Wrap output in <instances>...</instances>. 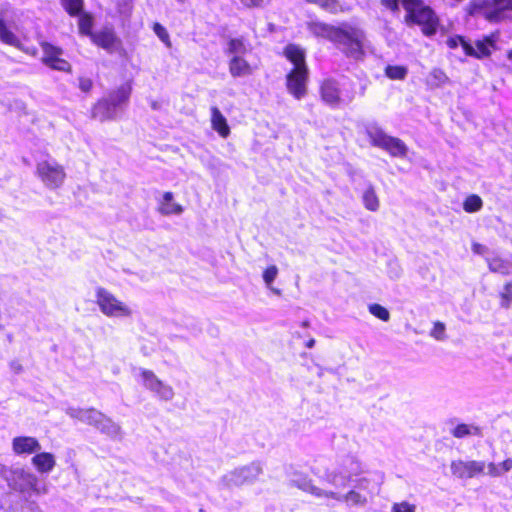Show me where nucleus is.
<instances>
[{"mask_svg":"<svg viewBox=\"0 0 512 512\" xmlns=\"http://www.w3.org/2000/svg\"><path fill=\"white\" fill-rule=\"evenodd\" d=\"M93 87V82L90 78L87 77H80L79 78V89L82 92H89Z\"/></svg>","mask_w":512,"mask_h":512,"instance_id":"49","label":"nucleus"},{"mask_svg":"<svg viewBox=\"0 0 512 512\" xmlns=\"http://www.w3.org/2000/svg\"><path fill=\"white\" fill-rule=\"evenodd\" d=\"M92 42L106 50L108 53H113L119 47L121 41L117 37L112 26H104L92 35Z\"/></svg>","mask_w":512,"mask_h":512,"instance_id":"18","label":"nucleus"},{"mask_svg":"<svg viewBox=\"0 0 512 512\" xmlns=\"http://www.w3.org/2000/svg\"><path fill=\"white\" fill-rule=\"evenodd\" d=\"M326 498H333L339 502H345L350 506H365L367 503L366 496L362 495L356 490V488L351 489L346 494L328 491V493H326Z\"/></svg>","mask_w":512,"mask_h":512,"instance_id":"21","label":"nucleus"},{"mask_svg":"<svg viewBox=\"0 0 512 512\" xmlns=\"http://www.w3.org/2000/svg\"><path fill=\"white\" fill-rule=\"evenodd\" d=\"M496 41L497 36L490 35L476 40L474 44L468 42L465 46V54L478 59L486 58L496 49Z\"/></svg>","mask_w":512,"mask_h":512,"instance_id":"16","label":"nucleus"},{"mask_svg":"<svg viewBox=\"0 0 512 512\" xmlns=\"http://www.w3.org/2000/svg\"><path fill=\"white\" fill-rule=\"evenodd\" d=\"M61 4L70 16H76L83 11L84 0H61Z\"/></svg>","mask_w":512,"mask_h":512,"instance_id":"36","label":"nucleus"},{"mask_svg":"<svg viewBox=\"0 0 512 512\" xmlns=\"http://www.w3.org/2000/svg\"><path fill=\"white\" fill-rule=\"evenodd\" d=\"M229 71L233 77H243L252 73L249 63L241 56H233L231 58Z\"/></svg>","mask_w":512,"mask_h":512,"instance_id":"27","label":"nucleus"},{"mask_svg":"<svg viewBox=\"0 0 512 512\" xmlns=\"http://www.w3.org/2000/svg\"><path fill=\"white\" fill-rule=\"evenodd\" d=\"M36 174L44 186L50 190L60 188L66 178L64 167L53 158L39 161L36 165Z\"/></svg>","mask_w":512,"mask_h":512,"instance_id":"9","label":"nucleus"},{"mask_svg":"<svg viewBox=\"0 0 512 512\" xmlns=\"http://www.w3.org/2000/svg\"><path fill=\"white\" fill-rule=\"evenodd\" d=\"M391 512H416V506L407 501H402L400 503H394Z\"/></svg>","mask_w":512,"mask_h":512,"instance_id":"45","label":"nucleus"},{"mask_svg":"<svg viewBox=\"0 0 512 512\" xmlns=\"http://www.w3.org/2000/svg\"><path fill=\"white\" fill-rule=\"evenodd\" d=\"M390 273L392 274V275H391V277H393V278H398V277L400 276V274H401V269L397 266V267H396L394 270H392Z\"/></svg>","mask_w":512,"mask_h":512,"instance_id":"55","label":"nucleus"},{"mask_svg":"<svg viewBox=\"0 0 512 512\" xmlns=\"http://www.w3.org/2000/svg\"><path fill=\"white\" fill-rule=\"evenodd\" d=\"M501 307L509 308L512 304V281L508 282L500 293Z\"/></svg>","mask_w":512,"mask_h":512,"instance_id":"41","label":"nucleus"},{"mask_svg":"<svg viewBox=\"0 0 512 512\" xmlns=\"http://www.w3.org/2000/svg\"><path fill=\"white\" fill-rule=\"evenodd\" d=\"M0 41L14 46V47H20V40L19 38L8 29L3 19L0 18Z\"/></svg>","mask_w":512,"mask_h":512,"instance_id":"33","label":"nucleus"},{"mask_svg":"<svg viewBox=\"0 0 512 512\" xmlns=\"http://www.w3.org/2000/svg\"><path fill=\"white\" fill-rule=\"evenodd\" d=\"M482 206H483V201L476 194H472V195L468 196L463 203V209L468 213L477 212L482 208Z\"/></svg>","mask_w":512,"mask_h":512,"instance_id":"37","label":"nucleus"},{"mask_svg":"<svg viewBox=\"0 0 512 512\" xmlns=\"http://www.w3.org/2000/svg\"><path fill=\"white\" fill-rule=\"evenodd\" d=\"M227 52L233 56H241L247 52L244 41L240 38H233L228 43Z\"/></svg>","mask_w":512,"mask_h":512,"instance_id":"38","label":"nucleus"},{"mask_svg":"<svg viewBox=\"0 0 512 512\" xmlns=\"http://www.w3.org/2000/svg\"><path fill=\"white\" fill-rule=\"evenodd\" d=\"M402 5L407 12L405 16L407 25L420 26L426 36H432L436 33L439 20L429 6L421 0H402Z\"/></svg>","mask_w":512,"mask_h":512,"instance_id":"5","label":"nucleus"},{"mask_svg":"<svg viewBox=\"0 0 512 512\" xmlns=\"http://www.w3.org/2000/svg\"><path fill=\"white\" fill-rule=\"evenodd\" d=\"M447 45L451 49L461 46L465 51V46L468 45V41L464 37L456 35L447 39Z\"/></svg>","mask_w":512,"mask_h":512,"instance_id":"46","label":"nucleus"},{"mask_svg":"<svg viewBox=\"0 0 512 512\" xmlns=\"http://www.w3.org/2000/svg\"><path fill=\"white\" fill-rule=\"evenodd\" d=\"M12 449L15 454H32L37 453L41 449L39 441L30 436L15 437L12 441Z\"/></svg>","mask_w":512,"mask_h":512,"instance_id":"19","label":"nucleus"},{"mask_svg":"<svg viewBox=\"0 0 512 512\" xmlns=\"http://www.w3.org/2000/svg\"><path fill=\"white\" fill-rule=\"evenodd\" d=\"M271 0H240L241 4L246 8H261Z\"/></svg>","mask_w":512,"mask_h":512,"instance_id":"47","label":"nucleus"},{"mask_svg":"<svg viewBox=\"0 0 512 512\" xmlns=\"http://www.w3.org/2000/svg\"><path fill=\"white\" fill-rule=\"evenodd\" d=\"M95 297L100 311L107 317L123 318L130 317L133 314L132 309L127 304L103 287L96 289Z\"/></svg>","mask_w":512,"mask_h":512,"instance_id":"8","label":"nucleus"},{"mask_svg":"<svg viewBox=\"0 0 512 512\" xmlns=\"http://www.w3.org/2000/svg\"><path fill=\"white\" fill-rule=\"evenodd\" d=\"M130 94L131 86L128 84L121 85L116 90L111 91L93 106L92 117L101 122L116 119L126 107Z\"/></svg>","mask_w":512,"mask_h":512,"instance_id":"3","label":"nucleus"},{"mask_svg":"<svg viewBox=\"0 0 512 512\" xmlns=\"http://www.w3.org/2000/svg\"><path fill=\"white\" fill-rule=\"evenodd\" d=\"M41 48L43 51L42 61L45 65L58 71L70 70V64L61 58L63 51L61 48L56 47L48 42H42Z\"/></svg>","mask_w":512,"mask_h":512,"instance_id":"14","label":"nucleus"},{"mask_svg":"<svg viewBox=\"0 0 512 512\" xmlns=\"http://www.w3.org/2000/svg\"><path fill=\"white\" fill-rule=\"evenodd\" d=\"M159 212L162 215H179L183 212V208L180 204L173 202L172 192H165L160 203Z\"/></svg>","mask_w":512,"mask_h":512,"instance_id":"28","label":"nucleus"},{"mask_svg":"<svg viewBox=\"0 0 512 512\" xmlns=\"http://www.w3.org/2000/svg\"><path fill=\"white\" fill-rule=\"evenodd\" d=\"M364 471L362 462L356 456L348 454L339 457L334 468L326 470L324 479L337 488H345Z\"/></svg>","mask_w":512,"mask_h":512,"instance_id":"4","label":"nucleus"},{"mask_svg":"<svg viewBox=\"0 0 512 512\" xmlns=\"http://www.w3.org/2000/svg\"><path fill=\"white\" fill-rule=\"evenodd\" d=\"M366 134L373 146L385 150L391 156L405 157L407 155L408 147L406 144L401 139L386 134L379 126L368 125Z\"/></svg>","mask_w":512,"mask_h":512,"instance_id":"7","label":"nucleus"},{"mask_svg":"<svg viewBox=\"0 0 512 512\" xmlns=\"http://www.w3.org/2000/svg\"><path fill=\"white\" fill-rule=\"evenodd\" d=\"M431 76L435 79L437 84L444 83L447 80L445 73L439 69L433 70Z\"/></svg>","mask_w":512,"mask_h":512,"instance_id":"50","label":"nucleus"},{"mask_svg":"<svg viewBox=\"0 0 512 512\" xmlns=\"http://www.w3.org/2000/svg\"><path fill=\"white\" fill-rule=\"evenodd\" d=\"M382 3L384 6L389 8L392 11H396L399 8V1L398 0H382Z\"/></svg>","mask_w":512,"mask_h":512,"instance_id":"54","label":"nucleus"},{"mask_svg":"<svg viewBox=\"0 0 512 512\" xmlns=\"http://www.w3.org/2000/svg\"><path fill=\"white\" fill-rule=\"evenodd\" d=\"M308 3L315 4L322 8L323 10L331 13L337 14L342 11L341 5L338 0H306Z\"/></svg>","mask_w":512,"mask_h":512,"instance_id":"35","label":"nucleus"},{"mask_svg":"<svg viewBox=\"0 0 512 512\" xmlns=\"http://www.w3.org/2000/svg\"><path fill=\"white\" fill-rule=\"evenodd\" d=\"M354 482H355L354 488L359 489V490L367 489V486L369 484V480L365 477H362L360 479L354 478Z\"/></svg>","mask_w":512,"mask_h":512,"instance_id":"52","label":"nucleus"},{"mask_svg":"<svg viewBox=\"0 0 512 512\" xmlns=\"http://www.w3.org/2000/svg\"><path fill=\"white\" fill-rule=\"evenodd\" d=\"M141 377L145 388L155 393L161 400L170 401L175 393L173 388L161 381L153 371L142 369Z\"/></svg>","mask_w":512,"mask_h":512,"instance_id":"12","label":"nucleus"},{"mask_svg":"<svg viewBox=\"0 0 512 512\" xmlns=\"http://www.w3.org/2000/svg\"><path fill=\"white\" fill-rule=\"evenodd\" d=\"M270 289L272 290V292H273V293H275V294H277V295H280V294H281V291H280L279 289H277V288H273V287H271Z\"/></svg>","mask_w":512,"mask_h":512,"instance_id":"57","label":"nucleus"},{"mask_svg":"<svg viewBox=\"0 0 512 512\" xmlns=\"http://www.w3.org/2000/svg\"><path fill=\"white\" fill-rule=\"evenodd\" d=\"M368 309H369V312L373 316H375L376 318H378L382 321H388L390 319L389 311L380 304H377V303L370 304Z\"/></svg>","mask_w":512,"mask_h":512,"instance_id":"40","label":"nucleus"},{"mask_svg":"<svg viewBox=\"0 0 512 512\" xmlns=\"http://www.w3.org/2000/svg\"><path fill=\"white\" fill-rule=\"evenodd\" d=\"M471 248H472L473 253L478 254V255H484L488 250V248L486 246H484L480 243H477V242L472 243Z\"/></svg>","mask_w":512,"mask_h":512,"instance_id":"51","label":"nucleus"},{"mask_svg":"<svg viewBox=\"0 0 512 512\" xmlns=\"http://www.w3.org/2000/svg\"><path fill=\"white\" fill-rule=\"evenodd\" d=\"M487 467V474L493 478L501 477L512 470V458H507L501 463L490 462Z\"/></svg>","mask_w":512,"mask_h":512,"instance_id":"30","label":"nucleus"},{"mask_svg":"<svg viewBox=\"0 0 512 512\" xmlns=\"http://www.w3.org/2000/svg\"><path fill=\"white\" fill-rule=\"evenodd\" d=\"M470 15H482L489 22L497 23L512 11V0H472L467 6Z\"/></svg>","mask_w":512,"mask_h":512,"instance_id":"6","label":"nucleus"},{"mask_svg":"<svg viewBox=\"0 0 512 512\" xmlns=\"http://www.w3.org/2000/svg\"><path fill=\"white\" fill-rule=\"evenodd\" d=\"M211 125L212 128L223 138H227L230 134V128L227 120L217 107L211 108Z\"/></svg>","mask_w":512,"mask_h":512,"instance_id":"25","label":"nucleus"},{"mask_svg":"<svg viewBox=\"0 0 512 512\" xmlns=\"http://www.w3.org/2000/svg\"><path fill=\"white\" fill-rule=\"evenodd\" d=\"M66 414L73 419H77L82 423L98 428V425L103 421L105 414L95 408H79L67 407Z\"/></svg>","mask_w":512,"mask_h":512,"instance_id":"17","label":"nucleus"},{"mask_svg":"<svg viewBox=\"0 0 512 512\" xmlns=\"http://www.w3.org/2000/svg\"><path fill=\"white\" fill-rule=\"evenodd\" d=\"M488 267L491 272L501 275L512 274V261L501 257H493L487 259Z\"/></svg>","mask_w":512,"mask_h":512,"instance_id":"29","label":"nucleus"},{"mask_svg":"<svg viewBox=\"0 0 512 512\" xmlns=\"http://www.w3.org/2000/svg\"><path fill=\"white\" fill-rule=\"evenodd\" d=\"M320 93L322 100L330 106H337L341 102L339 85L335 80L327 79L323 81Z\"/></svg>","mask_w":512,"mask_h":512,"instance_id":"20","label":"nucleus"},{"mask_svg":"<svg viewBox=\"0 0 512 512\" xmlns=\"http://www.w3.org/2000/svg\"><path fill=\"white\" fill-rule=\"evenodd\" d=\"M315 345V340L314 339H310L307 343H306V347L307 348H313Z\"/></svg>","mask_w":512,"mask_h":512,"instance_id":"56","label":"nucleus"},{"mask_svg":"<svg viewBox=\"0 0 512 512\" xmlns=\"http://www.w3.org/2000/svg\"><path fill=\"white\" fill-rule=\"evenodd\" d=\"M450 467H451V472L454 476L464 479V478H473L479 474H483L486 464L484 461L456 460V461H452Z\"/></svg>","mask_w":512,"mask_h":512,"instance_id":"15","label":"nucleus"},{"mask_svg":"<svg viewBox=\"0 0 512 512\" xmlns=\"http://www.w3.org/2000/svg\"><path fill=\"white\" fill-rule=\"evenodd\" d=\"M278 275V268L275 265L269 266L263 273V280L268 288H271L272 283Z\"/></svg>","mask_w":512,"mask_h":512,"instance_id":"43","label":"nucleus"},{"mask_svg":"<svg viewBox=\"0 0 512 512\" xmlns=\"http://www.w3.org/2000/svg\"><path fill=\"white\" fill-rule=\"evenodd\" d=\"M385 72H386L387 77H389L390 79H394V80H402L407 75V69L403 66L389 65L386 67Z\"/></svg>","mask_w":512,"mask_h":512,"instance_id":"39","label":"nucleus"},{"mask_svg":"<svg viewBox=\"0 0 512 512\" xmlns=\"http://www.w3.org/2000/svg\"><path fill=\"white\" fill-rule=\"evenodd\" d=\"M365 33L347 22L337 26L332 43L349 58L359 60L364 56Z\"/></svg>","mask_w":512,"mask_h":512,"instance_id":"2","label":"nucleus"},{"mask_svg":"<svg viewBox=\"0 0 512 512\" xmlns=\"http://www.w3.org/2000/svg\"><path fill=\"white\" fill-rule=\"evenodd\" d=\"M153 31L167 47H171L170 37L165 27L159 23H155Z\"/></svg>","mask_w":512,"mask_h":512,"instance_id":"42","label":"nucleus"},{"mask_svg":"<svg viewBox=\"0 0 512 512\" xmlns=\"http://www.w3.org/2000/svg\"><path fill=\"white\" fill-rule=\"evenodd\" d=\"M302 326L303 327H308L309 326V322L308 321H303L302 322Z\"/></svg>","mask_w":512,"mask_h":512,"instance_id":"58","label":"nucleus"},{"mask_svg":"<svg viewBox=\"0 0 512 512\" xmlns=\"http://www.w3.org/2000/svg\"><path fill=\"white\" fill-rule=\"evenodd\" d=\"M362 200L365 208L370 211H377L379 209V199L372 186H369L362 195Z\"/></svg>","mask_w":512,"mask_h":512,"instance_id":"34","label":"nucleus"},{"mask_svg":"<svg viewBox=\"0 0 512 512\" xmlns=\"http://www.w3.org/2000/svg\"><path fill=\"white\" fill-rule=\"evenodd\" d=\"M290 484L319 498H326V493H328V491L315 486L311 479L306 476H299L298 478L292 479Z\"/></svg>","mask_w":512,"mask_h":512,"instance_id":"26","label":"nucleus"},{"mask_svg":"<svg viewBox=\"0 0 512 512\" xmlns=\"http://www.w3.org/2000/svg\"><path fill=\"white\" fill-rule=\"evenodd\" d=\"M141 377L145 388L155 393L161 400L170 401L175 393L173 388L161 381L153 371L142 369Z\"/></svg>","mask_w":512,"mask_h":512,"instance_id":"13","label":"nucleus"},{"mask_svg":"<svg viewBox=\"0 0 512 512\" xmlns=\"http://www.w3.org/2000/svg\"><path fill=\"white\" fill-rule=\"evenodd\" d=\"M11 371L15 374H20L23 371V366L18 360H13L9 363Z\"/></svg>","mask_w":512,"mask_h":512,"instance_id":"53","label":"nucleus"},{"mask_svg":"<svg viewBox=\"0 0 512 512\" xmlns=\"http://www.w3.org/2000/svg\"><path fill=\"white\" fill-rule=\"evenodd\" d=\"M6 480L12 489L20 492L36 490L38 483L36 475L24 470L23 468L10 470L6 475Z\"/></svg>","mask_w":512,"mask_h":512,"instance_id":"11","label":"nucleus"},{"mask_svg":"<svg viewBox=\"0 0 512 512\" xmlns=\"http://www.w3.org/2000/svg\"><path fill=\"white\" fill-rule=\"evenodd\" d=\"M262 470V466L259 462H252L223 475L220 479V484L228 489L244 484H251L257 480Z\"/></svg>","mask_w":512,"mask_h":512,"instance_id":"10","label":"nucleus"},{"mask_svg":"<svg viewBox=\"0 0 512 512\" xmlns=\"http://www.w3.org/2000/svg\"><path fill=\"white\" fill-rule=\"evenodd\" d=\"M19 512H43L39 505L34 501L25 502Z\"/></svg>","mask_w":512,"mask_h":512,"instance_id":"48","label":"nucleus"},{"mask_svg":"<svg viewBox=\"0 0 512 512\" xmlns=\"http://www.w3.org/2000/svg\"><path fill=\"white\" fill-rule=\"evenodd\" d=\"M31 461L37 471L42 474L50 473L56 465L54 455L48 452H37Z\"/></svg>","mask_w":512,"mask_h":512,"instance_id":"24","label":"nucleus"},{"mask_svg":"<svg viewBox=\"0 0 512 512\" xmlns=\"http://www.w3.org/2000/svg\"><path fill=\"white\" fill-rule=\"evenodd\" d=\"M307 30L315 37H321L329 40L333 39L337 26L330 25L324 22L311 20L306 23Z\"/></svg>","mask_w":512,"mask_h":512,"instance_id":"22","label":"nucleus"},{"mask_svg":"<svg viewBox=\"0 0 512 512\" xmlns=\"http://www.w3.org/2000/svg\"><path fill=\"white\" fill-rule=\"evenodd\" d=\"M284 54L294 66L286 76L287 90L299 100L307 93V82L309 78V70L305 61V51L298 45L289 44L286 46Z\"/></svg>","mask_w":512,"mask_h":512,"instance_id":"1","label":"nucleus"},{"mask_svg":"<svg viewBox=\"0 0 512 512\" xmlns=\"http://www.w3.org/2000/svg\"><path fill=\"white\" fill-rule=\"evenodd\" d=\"M445 329V324L440 321H437L434 323V327L430 335L436 340L443 341L446 339Z\"/></svg>","mask_w":512,"mask_h":512,"instance_id":"44","label":"nucleus"},{"mask_svg":"<svg viewBox=\"0 0 512 512\" xmlns=\"http://www.w3.org/2000/svg\"><path fill=\"white\" fill-rule=\"evenodd\" d=\"M452 435L456 438H464L466 436H482L481 428L475 425L459 424L452 430Z\"/></svg>","mask_w":512,"mask_h":512,"instance_id":"32","label":"nucleus"},{"mask_svg":"<svg viewBox=\"0 0 512 512\" xmlns=\"http://www.w3.org/2000/svg\"><path fill=\"white\" fill-rule=\"evenodd\" d=\"M97 430L112 440L121 441L124 437L121 426L106 415L101 424L98 425Z\"/></svg>","mask_w":512,"mask_h":512,"instance_id":"23","label":"nucleus"},{"mask_svg":"<svg viewBox=\"0 0 512 512\" xmlns=\"http://www.w3.org/2000/svg\"><path fill=\"white\" fill-rule=\"evenodd\" d=\"M78 21V28L79 33L84 36L92 38V35L95 34V32L92 31L93 24H94V18L90 13L82 11L79 15Z\"/></svg>","mask_w":512,"mask_h":512,"instance_id":"31","label":"nucleus"}]
</instances>
